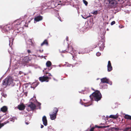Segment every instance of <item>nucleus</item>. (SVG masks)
<instances>
[{
  "label": "nucleus",
  "instance_id": "4be33fe9",
  "mask_svg": "<svg viewBox=\"0 0 131 131\" xmlns=\"http://www.w3.org/2000/svg\"><path fill=\"white\" fill-rule=\"evenodd\" d=\"M124 117L126 119L131 120V116L127 114L125 115Z\"/></svg>",
  "mask_w": 131,
  "mask_h": 131
},
{
  "label": "nucleus",
  "instance_id": "c85d7f7f",
  "mask_svg": "<svg viewBox=\"0 0 131 131\" xmlns=\"http://www.w3.org/2000/svg\"><path fill=\"white\" fill-rule=\"evenodd\" d=\"M101 53L99 52H97L96 53V55L97 56H100L101 55Z\"/></svg>",
  "mask_w": 131,
  "mask_h": 131
},
{
  "label": "nucleus",
  "instance_id": "c9c22d12",
  "mask_svg": "<svg viewBox=\"0 0 131 131\" xmlns=\"http://www.w3.org/2000/svg\"><path fill=\"white\" fill-rule=\"evenodd\" d=\"M66 39L67 41H68V37L67 36V37H66Z\"/></svg>",
  "mask_w": 131,
  "mask_h": 131
},
{
  "label": "nucleus",
  "instance_id": "72a5a7b5",
  "mask_svg": "<svg viewBox=\"0 0 131 131\" xmlns=\"http://www.w3.org/2000/svg\"><path fill=\"white\" fill-rule=\"evenodd\" d=\"M118 129H119L118 128H115V130H118Z\"/></svg>",
  "mask_w": 131,
  "mask_h": 131
},
{
  "label": "nucleus",
  "instance_id": "9d476101",
  "mask_svg": "<svg viewBox=\"0 0 131 131\" xmlns=\"http://www.w3.org/2000/svg\"><path fill=\"white\" fill-rule=\"evenodd\" d=\"M66 52L72 54V52H73V48L71 46L68 47V50H65L64 51H62V52Z\"/></svg>",
  "mask_w": 131,
  "mask_h": 131
},
{
  "label": "nucleus",
  "instance_id": "f3484780",
  "mask_svg": "<svg viewBox=\"0 0 131 131\" xmlns=\"http://www.w3.org/2000/svg\"><path fill=\"white\" fill-rule=\"evenodd\" d=\"M7 108L6 106H4L1 108V111L2 112L5 113L7 111Z\"/></svg>",
  "mask_w": 131,
  "mask_h": 131
},
{
  "label": "nucleus",
  "instance_id": "f704fd0d",
  "mask_svg": "<svg viewBox=\"0 0 131 131\" xmlns=\"http://www.w3.org/2000/svg\"><path fill=\"white\" fill-rule=\"evenodd\" d=\"M44 127V126L43 125H41V128H43Z\"/></svg>",
  "mask_w": 131,
  "mask_h": 131
},
{
  "label": "nucleus",
  "instance_id": "f03ea898",
  "mask_svg": "<svg viewBox=\"0 0 131 131\" xmlns=\"http://www.w3.org/2000/svg\"><path fill=\"white\" fill-rule=\"evenodd\" d=\"M14 80L10 76H8L3 81L2 85L4 88H6L7 86H14L15 84Z\"/></svg>",
  "mask_w": 131,
  "mask_h": 131
},
{
  "label": "nucleus",
  "instance_id": "b1692460",
  "mask_svg": "<svg viewBox=\"0 0 131 131\" xmlns=\"http://www.w3.org/2000/svg\"><path fill=\"white\" fill-rule=\"evenodd\" d=\"M123 131H131V127H127L124 128Z\"/></svg>",
  "mask_w": 131,
  "mask_h": 131
},
{
  "label": "nucleus",
  "instance_id": "6ab92c4d",
  "mask_svg": "<svg viewBox=\"0 0 131 131\" xmlns=\"http://www.w3.org/2000/svg\"><path fill=\"white\" fill-rule=\"evenodd\" d=\"M1 121H0V129L3 126L5 125L7 123H8L9 122V121H7L6 122H4L2 123H1Z\"/></svg>",
  "mask_w": 131,
  "mask_h": 131
},
{
  "label": "nucleus",
  "instance_id": "2eb2a0df",
  "mask_svg": "<svg viewBox=\"0 0 131 131\" xmlns=\"http://www.w3.org/2000/svg\"><path fill=\"white\" fill-rule=\"evenodd\" d=\"M107 127V126H99L97 125H95V126L92 127L90 129V131H93L94 129L96 128H105Z\"/></svg>",
  "mask_w": 131,
  "mask_h": 131
},
{
  "label": "nucleus",
  "instance_id": "20e7f679",
  "mask_svg": "<svg viewBox=\"0 0 131 131\" xmlns=\"http://www.w3.org/2000/svg\"><path fill=\"white\" fill-rule=\"evenodd\" d=\"M106 4H108V8H112L115 6L117 3L116 0H106Z\"/></svg>",
  "mask_w": 131,
  "mask_h": 131
},
{
  "label": "nucleus",
  "instance_id": "aec40b11",
  "mask_svg": "<svg viewBox=\"0 0 131 131\" xmlns=\"http://www.w3.org/2000/svg\"><path fill=\"white\" fill-rule=\"evenodd\" d=\"M39 83V82H34L32 84V86H33V88H35L37 86Z\"/></svg>",
  "mask_w": 131,
  "mask_h": 131
},
{
  "label": "nucleus",
  "instance_id": "423d86ee",
  "mask_svg": "<svg viewBox=\"0 0 131 131\" xmlns=\"http://www.w3.org/2000/svg\"><path fill=\"white\" fill-rule=\"evenodd\" d=\"M28 108L27 109L28 111L31 110L33 111L36 109V106L35 104L32 102H31L30 104L28 105Z\"/></svg>",
  "mask_w": 131,
  "mask_h": 131
},
{
  "label": "nucleus",
  "instance_id": "dca6fc26",
  "mask_svg": "<svg viewBox=\"0 0 131 131\" xmlns=\"http://www.w3.org/2000/svg\"><path fill=\"white\" fill-rule=\"evenodd\" d=\"M25 108V106L23 104L18 106V109L20 110H23Z\"/></svg>",
  "mask_w": 131,
  "mask_h": 131
},
{
  "label": "nucleus",
  "instance_id": "ddd939ff",
  "mask_svg": "<svg viewBox=\"0 0 131 131\" xmlns=\"http://www.w3.org/2000/svg\"><path fill=\"white\" fill-rule=\"evenodd\" d=\"M101 82L102 83H109V80L106 78H104L101 79Z\"/></svg>",
  "mask_w": 131,
  "mask_h": 131
},
{
  "label": "nucleus",
  "instance_id": "4468645a",
  "mask_svg": "<svg viewBox=\"0 0 131 131\" xmlns=\"http://www.w3.org/2000/svg\"><path fill=\"white\" fill-rule=\"evenodd\" d=\"M42 121L43 124L45 126L47 125V121L46 117L45 116H43L42 118Z\"/></svg>",
  "mask_w": 131,
  "mask_h": 131
},
{
  "label": "nucleus",
  "instance_id": "a878e982",
  "mask_svg": "<svg viewBox=\"0 0 131 131\" xmlns=\"http://www.w3.org/2000/svg\"><path fill=\"white\" fill-rule=\"evenodd\" d=\"M98 11L96 10L93 12L91 13L94 15H97L98 14Z\"/></svg>",
  "mask_w": 131,
  "mask_h": 131
},
{
  "label": "nucleus",
  "instance_id": "f8f14e48",
  "mask_svg": "<svg viewBox=\"0 0 131 131\" xmlns=\"http://www.w3.org/2000/svg\"><path fill=\"white\" fill-rule=\"evenodd\" d=\"M42 19L43 17L41 15H39L35 18L34 20L36 22H38L42 20Z\"/></svg>",
  "mask_w": 131,
  "mask_h": 131
},
{
  "label": "nucleus",
  "instance_id": "5701e85b",
  "mask_svg": "<svg viewBox=\"0 0 131 131\" xmlns=\"http://www.w3.org/2000/svg\"><path fill=\"white\" fill-rule=\"evenodd\" d=\"M109 117L114 119H116L118 118V116L115 115H111Z\"/></svg>",
  "mask_w": 131,
  "mask_h": 131
},
{
  "label": "nucleus",
  "instance_id": "79ce46f5",
  "mask_svg": "<svg viewBox=\"0 0 131 131\" xmlns=\"http://www.w3.org/2000/svg\"><path fill=\"white\" fill-rule=\"evenodd\" d=\"M112 84V83L111 82V84Z\"/></svg>",
  "mask_w": 131,
  "mask_h": 131
},
{
  "label": "nucleus",
  "instance_id": "1a4fd4ad",
  "mask_svg": "<svg viewBox=\"0 0 131 131\" xmlns=\"http://www.w3.org/2000/svg\"><path fill=\"white\" fill-rule=\"evenodd\" d=\"M49 77L48 76H43V77H40L39 78V80L41 82H42L44 81L48 82Z\"/></svg>",
  "mask_w": 131,
  "mask_h": 131
},
{
  "label": "nucleus",
  "instance_id": "2f4dec72",
  "mask_svg": "<svg viewBox=\"0 0 131 131\" xmlns=\"http://www.w3.org/2000/svg\"><path fill=\"white\" fill-rule=\"evenodd\" d=\"M104 88H107V85L106 84H105L104 85Z\"/></svg>",
  "mask_w": 131,
  "mask_h": 131
},
{
  "label": "nucleus",
  "instance_id": "7ed1b4c3",
  "mask_svg": "<svg viewBox=\"0 0 131 131\" xmlns=\"http://www.w3.org/2000/svg\"><path fill=\"white\" fill-rule=\"evenodd\" d=\"M90 97L91 100L94 99L97 102L101 100L102 95L99 91L96 90L90 96Z\"/></svg>",
  "mask_w": 131,
  "mask_h": 131
},
{
  "label": "nucleus",
  "instance_id": "f257e3e1",
  "mask_svg": "<svg viewBox=\"0 0 131 131\" xmlns=\"http://www.w3.org/2000/svg\"><path fill=\"white\" fill-rule=\"evenodd\" d=\"M19 20H17L12 23V24H8L5 26L3 28L5 31H7L10 29H15L18 27V26L20 24Z\"/></svg>",
  "mask_w": 131,
  "mask_h": 131
},
{
  "label": "nucleus",
  "instance_id": "bb28decb",
  "mask_svg": "<svg viewBox=\"0 0 131 131\" xmlns=\"http://www.w3.org/2000/svg\"><path fill=\"white\" fill-rule=\"evenodd\" d=\"M83 3L85 4L86 6H87L88 4V2L85 0H83Z\"/></svg>",
  "mask_w": 131,
  "mask_h": 131
},
{
  "label": "nucleus",
  "instance_id": "6e6552de",
  "mask_svg": "<svg viewBox=\"0 0 131 131\" xmlns=\"http://www.w3.org/2000/svg\"><path fill=\"white\" fill-rule=\"evenodd\" d=\"M105 44L103 41H100L98 44L100 50L102 51L104 48Z\"/></svg>",
  "mask_w": 131,
  "mask_h": 131
},
{
  "label": "nucleus",
  "instance_id": "4c0bfd02",
  "mask_svg": "<svg viewBox=\"0 0 131 131\" xmlns=\"http://www.w3.org/2000/svg\"><path fill=\"white\" fill-rule=\"evenodd\" d=\"M79 54H81V53H82L81 52H79Z\"/></svg>",
  "mask_w": 131,
  "mask_h": 131
},
{
  "label": "nucleus",
  "instance_id": "412c9836",
  "mask_svg": "<svg viewBox=\"0 0 131 131\" xmlns=\"http://www.w3.org/2000/svg\"><path fill=\"white\" fill-rule=\"evenodd\" d=\"M52 64L51 62L50 61H48L46 63V65L47 67H50Z\"/></svg>",
  "mask_w": 131,
  "mask_h": 131
},
{
  "label": "nucleus",
  "instance_id": "7c9ffc66",
  "mask_svg": "<svg viewBox=\"0 0 131 131\" xmlns=\"http://www.w3.org/2000/svg\"><path fill=\"white\" fill-rule=\"evenodd\" d=\"M27 52L28 54H29L31 52V50H30L28 49L27 50Z\"/></svg>",
  "mask_w": 131,
  "mask_h": 131
},
{
  "label": "nucleus",
  "instance_id": "e433bc0d",
  "mask_svg": "<svg viewBox=\"0 0 131 131\" xmlns=\"http://www.w3.org/2000/svg\"><path fill=\"white\" fill-rule=\"evenodd\" d=\"M47 73L48 74V76H50L51 75L49 73Z\"/></svg>",
  "mask_w": 131,
  "mask_h": 131
},
{
  "label": "nucleus",
  "instance_id": "ea45409f",
  "mask_svg": "<svg viewBox=\"0 0 131 131\" xmlns=\"http://www.w3.org/2000/svg\"><path fill=\"white\" fill-rule=\"evenodd\" d=\"M2 27V26H0V28H1Z\"/></svg>",
  "mask_w": 131,
  "mask_h": 131
},
{
  "label": "nucleus",
  "instance_id": "9b49d317",
  "mask_svg": "<svg viewBox=\"0 0 131 131\" xmlns=\"http://www.w3.org/2000/svg\"><path fill=\"white\" fill-rule=\"evenodd\" d=\"M107 68V71L108 72H110L112 70V67L111 65V61H108Z\"/></svg>",
  "mask_w": 131,
  "mask_h": 131
},
{
  "label": "nucleus",
  "instance_id": "a211bd4d",
  "mask_svg": "<svg viewBox=\"0 0 131 131\" xmlns=\"http://www.w3.org/2000/svg\"><path fill=\"white\" fill-rule=\"evenodd\" d=\"M46 45L48 46V43L47 40L45 39L44 41L41 44V46H43L44 45Z\"/></svg>",
  "mask_w": 131,
  "mask_h": 131
},
{
  "label": "nucleus",
  "instance_id": "c756f323",
  "mask_svg": "<svg viewBox=\"0 0 131 131\" xmlns=\"http://www.w3.org/2000/svg\"><path fill=\"white\" fill-rule=\"evenodd\" d=\"M115 21H113L111 23V25H112L114 24H115Z\"/></svg>",
  "mask_w": 131,
  "mask_h": 131
},
{
  "label": "nucleus",
  "instance_id": "39448f33",
  "mask_svg": "<svg viewBox=\"0 0 131 131\" xmlns=\"http://www.w3.org/2000/svg\"><path fill=\"white\" fill-rule=\"evenodd\" d=\"M58 111V108L56 107H54L53 109V112L51 114H50V119L52 120H54L56 117V115H57Z\"/></svg>",
  "mask_w": 131,
  "mask_h": 131
},
{
  "label": "nucleus",
  "instance_id": "0eeeda50",
  "mask_svg": "<svg viewBox=\"0 0 131 131\" xmlns=\"http://www.w3.org/2000/svg\"><path fill=\"white\" fill-rule=\"evenodd\" d=\"M32 59L31 57H29L27 56L25 57L22 60V62L23 63L26 64L28 63L29 61H30Z\"/></svg>",
  "mask_w": 131,
  "mask_h": 131
},
{
  "label": "nucleus",
  "instance_id": "393cba45",
  "mask_svg": "<svg viewBox=\"0 0 131 131\" xmlns=\"http://www.w3.org/2000/svg\"><path fill=\"white\" fill-rule=\"evenodd\" d=\"M29 41H30V42L31 43L30 44V45L31 46H35V43L32 42L31 39H30L29 40Z\"/></svg>",
  "mask_w": 131,
  "mask_h": 131
},
{
  "label": "nucleus",
  "instance_id": "a19ab883",
  "mask_svg": "<svg viewBox=\"0 0 131 131\" xmlns=\"http://www.w3.org/2000/svg\"><path fill=\"white\" fill-rule=\"evenodd\" d=\"M118 1H120L121 0H117Z\"/></svg>",
  "mask_w": 131,
  "mask_h": 131
},
{
  "label": "nucleus",
  "instance_id": "cd10ccee",
  "mask_svg": "<svg viewBox=\"0 0 131 131\" xmlns=\"http://www.w3.org/2000/svg\"><path fill=\"white\" fill-rule=\"evenodd\" d=\"M2 96L5 97H6L7 96V95L6 94H4V93H2L1 94Z\"/></svg>",
  "mask_w": 131,
  "mask_h": 131
},
{
  "label": "nucleus",
  "instance_id": "58836bf2",
  "mask_svg": "<svg viewBox=\"0 0 131 131\" xmlns=\"http://www.w3.org/2000/svg\"><path fill=\"white\" fill-rule=\"evenodd\" d=\"M92 90H93V91H95V90H94L93 89V88H92Z\"/></svg>",
  "mask_w": 131,
  "mask_h": 131
},
{
  "label": "nucleus",
  "instance_id": "473e14b6",
  "mask_svg": "<svg viewBox=\"0 0 131 131\" xmlns=\"http://www.w3.org/2000/svg\"><path fill=\"white\" fill-rule=\"evenodd\" d=\"M25 123L27 125H28V124H29V122H25Z\"/></svg>",
  "mask_w": 131,
  "mask_h": 131
},
{
  "label": "nucleus",
  "instance_id": "37998d69",
  "mask_svg": "<svg viewBox=\"0 0 131 131\" xmlns=\"http://www.w3.org/2000/svg\"><path fill=\"white\" fill-rule=\"evenodd\" d=\"M80 62H82V61H80Z\"/></svg>",
  "mask_w": 131,
  "mask_h": 131
}]
</instances>
